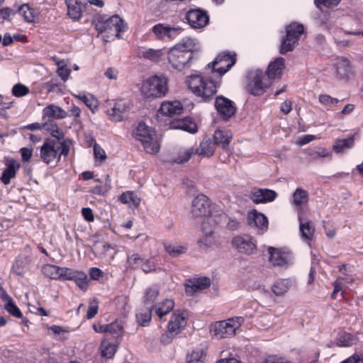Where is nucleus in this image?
Returning a JSON list of instances; mask_svg holds the SVG:
<instances>
[{
  "mask_svg": "<svg viewBox=\"0 0 363 363\" xmlns=\"http://www.w3.org/2000/svg\"><path fill=\"white\" fill-rule=\"evenodd\" d=\"M152 311H154V308L151 306H146V308L144 310H142L141 311L138 312L136 314L138 322L141 325H145L147 323H148L152 317Z\"/></svg>",
  "mask_w": 363,
  "mask_h": 363,
  "instance_id": "44",
  "label": "nucleus"
},
{
  "mask_svg": "<svg viewBox=\"0 0 363 363\" xmlns=\"http://www.w3.org/2000/svg\"><path fill=\"white\" fill-rule=\"evenodd\" d=\"M342 0H314V4L317 8L322 9L325 8H331L338 5Z\"/></svg>",
  "mask_w": 363,
  "mask_h": 363,
  "instance_id": "57",
  "label": "nucleus"
},
{
  "mask_svg": "<svg viewBox=\"0 0 363 363\" xmlns=\"http://www.w3.org/2000/svg\"><path fill=\"white\" fill-rule=\"evenodd\" d=\"M133 137L139 141L146 153L157 154L160 149L156 132L143 122H140L133 130Z\"/></svg>",
  "mask_w": 363,
  "mask_h": 363,
  "instance_id": "3",
  "label": "nucleus"
},
{
  "mask_svg": "<svg viewBox=\"0 0 363 363\" xmlns=\"http://www.w3.org/2000/svg\"><path fill=\"white\" fill-rule=\"evenodd\" d=\"M165 250L172 257H177L186 252V248L181 245H167Z\"/></svg>",
  "mask_w": 363,
  "mask_h": 363,
  "instance_id": "58",
  "label": "nucleus"
},
{
  "mask_svg": "<svg viewBox=\"0 0 363 363\" xmlns=\"http://www.w3.org/2000/svg\"><path fill=\"white\" fill-rule=\"evenodd\" d=\"M73 281L76 283L79 289L83 291L87 289L89 285V279L86 273L82 271H77L74 277Z\"/></svg>",
  "mask_w": 363,
  "mask_h": 363,
  "instance_id": "49",
  "label": "nucleus"
},
{
  "mask_svg": "<svg viewBox=\"0 0 363 363\" xmlns=\"http://www.w3.org/2000/svg\"><path fill=\"white\" fill-rule=\"evenodd\" d=\"M60 267L54 264H45L42 268L43 274L52 279H59Z\"/></svg>",
  "mask_w": 363,
  "mask_h": 363,
  "instance_id": "43",
  "label": "nucleus"
},
{
  "mask_svg": "<svg viewBox=\"0 0 363 363\" xmlns=\"http://www.w3.org/2000/svg\"><path fill=\"white\" fill-rule=\"evenodd\" d=\"M308 202V194L307 191L297 188L293 194L292 203L298 209H301Z\"/></svg>",
  "mask_w": 363,
  "mask_h": 363,
  "instance_id": "34",
  "label": "nucleus"
},
{
  "mask_svg": "<svg viewBox=\"0 0 363 363\" xmlns=\"http://www.w3.org/2000/svg\"><path fill=\"white\" fill-rule=\"evenodd\" d=\"M151 30L157 40H166L167 39H174L181 33L182 29L181 28L171 27L162 23H157L152 28Z\"/></svg>",
  "mask_w": 363,
  "mask_h": 363,
  "instance_id": "12",
  "label": "nucleus"
},
{
  "mask_svg": "<svg viewBox=\"0 0 363 363\" xmlns=\"http://www.w3.org/2000/svg\"><path fill=\"white\" fill-rule=\"evenodd\" d=\"M291 287V281L289 279H281L277 280L272 286V293L277 296L285 294Z\"/></svg>",
  "mask_w": 363,
  "mask_h": 363,
  "instance_id": "38",
  "label": "nucleus"
},
{
  "mask_svg": "<svg viewBox=\"0 0 363 363\" xmlns=\"http://www.w3.org/2000/svg\"><path fill=\"white\" fill-rule=\"evenodd\" d=\"M56 141L57 142L58 147L57 152L60 150L58 160H60L62 155L64 157H67L69 152L71 142L68 140H64L62 141Z\"/></svg>",
  "mask_w": 363,
  "mask_h": 363,
  "instance_id": "54",
  "label": "nucleus"
},
{
  "mask_svg": "<svg viewBox=\"0 0 363 363\" xmlns=\"http://www.w3.org/2000/svg\"><path fill=\"white\" fill-rule=\"evenodd\" d=\"M299 228L302 238L306 240H311L315 233V227L310 221L303 222L301 217L298 218Z\"/></svg>",
  "mask_w": 363,
  "mask_h": 363,
  "instance_id": "40",
  "label": "nucleus"
},
{
  "mask_svg": "<svg viewBox=\"0 0 363 363\" xmlns=\"http://www.w3.org/2000/svg\"><path fill=\"white\" fill-rule=\"evenodd\" d=\"M216 150V145L209 138H204L199 146L194 149L195 154L203 157H211Z\"/></svg>",
  "mask_w": 363,
  "mask_h": 363,
  "instance_id": "27",
  "label": "nucleus"
},
{
  "mask_svg": "<svg viewBox=\"0 0 363 363\" xmlns=\"http://www.w3.org/2000/svg\"><path fill=\"white\" fill-rule=\"evenodd\" d=\"M353 143V138H348L346 139L339 140L336 141L335 144L333 145V149L337 153L342 152L345 150L352 147Z\"/></svg>",
  "mask_w": 363,
  "mask_h": 363,
  "instance_id": "51",
  "label": "nucleus"
},
{
  "mask_svg": "<svg viewBox=\"0 0 363 363\" xmlns=\"http://www.w3.org/2000/svg\"><path fill=\"white\" fill-rule=\"evenodd\" d=\"M96 236H93L90 239L92 242V252L96 257H101L110 250L111 245L107 242L96 240Z\"/></svg>",
  "mask_w": 363,
  "mask_h": 363,
  "instance_id": "35",
  "label": "nucleus"
},
{
  "mask_svg": "<svg viewBox=\"0 0 363 363\" xmlns=\"http://www.w3.org/2000/svg\"><path fill=\"white\" fill-rule=\"evenodd\" d=\"M319 102L328 107V109L332 108L333 106L337 105L340 101L336 98H333L328 94H322L318 96Z\"/></svg>",
  "mask_w": 363,
  "mask_h": 363,
  "instance_id": "53",
  "label": "nucleus"
},
{
  "mask_svg": "<svg viewBox=\"0 0 363 363\" xmlns=\"http://www.w3.org/2000/svg\"><path fill=\"white\" fill-rule=\"evenodd\" d=\"M277 197V193L269 189H258L252 192L251 199L255 203L272 202Z\"/></svg>",
  "mask_w": 363,
  "mask_h": 363,
  "instance_id": "21",
  "label": "nucleus"
},
{
  "mask_svg": "<svg viewBox=\"0 0 363 363\" xmlns=\"http://www.w3.org/2000/svg\"><path fill=\"white\" fill-rule=\"evenodd\" d=\"M248 91L254 96L263 94L271 85V82L261 70L252 71L249 73Z\"/></svg>",
  "mask_w": 363,
  "mask_h": 363,
  "instance_id": "10",
  "label": "nucleus"
},
{
  "mask_svg": "<svg viewBox=\"0 0 363 363\" xmlns=\"http://www.w3.org/2000/svg\"><path fill=\"white\" fill-rule=\"evenodd\" d=\"M160 293V289L157 286H152L148 287L144 294L143 302L145 306H155L157 296Z\"/></svg>",
  "mask_w": 363,
  "mask_h": 363,
  "instance_id": "39",
  "label": "nucleus"
},
{
  "mask_svg": "<svg viewBox=\"0 0 363 363\" xmlns=\"http://www.w3.org/2000/svg\"><path fill=\"white\" fill-rule=\"evenodd\" d=\"M16 11L9 7H4L0 9V18L3 21H10L11 17L14 16Z\"/></svg>",
  "mask_w": 363,
  "mask_h": 363,
  "instance_id": "63",
  "label": "nucleus"
},
{
  "mask_svg": "<svg viewBox=\"0 0 363 363\" xmlns=\"http://www.w3.org/2000/svg\"><path fill=\"white\" fill-rule=\"evenodd\" d=\"M1 298L4 301H5V309L13 316L21 318L23 317V314L18 307L14 303L12 298L6 293V291H3V293L1 294Z\"/></svg>",
  "mask_w": 363,
  "mask_h": 363,
  "instance_id": "30",
  "label": "nucleus"
},
{
  "mask_svg": "<svg viewBox=\"0 0 363 363\" xmlns=\"http://www.w3.org/2000/svg\"><path fill=\"white\" fill-rule=\"evenodd\" d=\"M185 82L193 94L204 101L211 99L220 84V81L213 74H191L186 77Z\"/></svg>",
  "mask_w": 363,
  "mask_h": 363,
  "instance_id": "2",
  "label": "nucleus"
},
{
  "mask_svg": "<svg viewBox=\"0 0 363 363\" xmlns=\"http://www.w3.org/2000/svg\"><path fill=\"white\" fill-rule=\"evenodd\" d=\"M211 285V279L203 277L189 279L186 285L185 291L188 296H194L199 291L205 289Z\"/></svg>",
  "mask_w": 363,
  "mask_h": 363,
  "instance_id": "20",
  "label": "nucleus"
},
{
  "mask_svg": "<svg viewBox=\"0 0 363 363\" xmlns=\"http://www.w3.org/2000/svg\"><path fill=\"white\" fill-rule=\"evenodd\" d=\"M248 223L254 225L262 231V233L268 229L267 218L261 213L256 211L251 212L248 216Z\"/></svg>",
  "mask_w": 363,
  "mask_h": 363,
  "instance_id": "25",
  "label": "nucleus"
},
{
  "mask_svg": "<svg viewBox=\"0 0 363 363\" xmlns=\"http://www.w3.org/2000/svg\"><path fill=\"white\" fill-rule=\"evenodd\" d=\"M269 261L274 267L287 269L294 262V253L287 248L268 247Z\"/></svg>",
  "mask_w": 363,
  "mask_h": 363,
  "instance_id": "6",
  "label": "nucleus"
},
{
  "mask_svg": "<svg viewBox=\"0 0 363 363\" xmlns=\"http://www.w3.org/2000/svg\"><path fill=\"white\" fill-rule=\"evenodd\" d=\"M140 269L145 273H150L157 271V265L152 260L144 259Z\"/></svg>",
  "mask_w": 363,
  "mask_h": 363,
  "instance_id": "60",
  "label": "nucleus"
},
{
  "mask_svg": "<svg viewBox=\"0 0 363 363\" xmlns=\"http://www.w3.org/2000/svg\"><path fill=\"white\" fill-rule=\"evenodd\" d=\"M68 16L74 21H78L82 17V2L79 0H67Z\"/></svg>",
  "mask_w": 363,
  "mask_h": 363,
  "instance_id": "32",
  "label": "nucleus"
},
{
  "mask_svg": "<svg viewBox=\"0 0 363 363\" xmlns=\"http://www.w3.org/2000/svg\"><path fill=\"white\" fill-rule=\"evenodd\" d=\"M77 271L70 268L61 267L60 271V280H73Z\"/></svg>",
  "mask_w": 363,
  "mask_h": 363,
  "instance_id": "56",
  "label": "nucleus"
},
{
  "mask_svg": "<svg viewBox=\"0 0 363 363\" xmlns=\"http://www.w3.org/2000/svg\"><path fill=\"white\" fill-rule=\"evenodd\" d=\"M30 262V259L28 256L20 255L16 259L12 269L17 275H23Z\"/></svg>",
  "mask_w": 363,
  "mask_h": 363,
  "instance_id": "37",
  "label": "nucleus"
},
{
  "mask_svg": "<svg viewBox=\"0 0 363 363\" xmlns=\"http://www.w3.org/2000/svg\"><path fill=\"white\" fill-rule=\"evenodd\" d=\"M142 55L144 58L151 61L158 62L164 55V52L162 49L154 50L148 48L143 52Z\"/></svg>",
  "mask_w": 363,
  "mask_h": 363,
  "instance_id": "47",
  "label": "nucleus"
},
{
  "mask_svg": "<svg viewBox=\"0 0 363 363\" xmlns=\"http://www.w3.org/2000/svg\"><path fill=\"white\" fill-rule=\"evenodd\" d=\"M6 166L0 178L1 182L7 185L10 184L11 179L16 177L17 171L20 169L21 164L16 160H7L5 162Z\"/></svg>",
  "mask_w": 363,
  "mask_h": 363,
  "instance_id": "23",
  "label": "nucleus"
},
{
  "mask_svg": "<svg viewBox=\"0 0 363 363\" xmlns=\"http://www.w3.org/2000/svg\"><path fill=\"white\" fill-rule=\"evenodd\" d=\"M16 13L21 15L27 23H35L38 20L40 13L38 9L30 6L28 4L20 6Z\"/></svg>",
  "mask_w": 363,
  "mask_h": 363,
  "instance_id": "26",
  "label": "nucleus"
},
{
  "mask_svg": "<svg viewBox=\"0 0 363 363\" xmlns=\"http://www.w3.org/2000/svg\"><path fill=\"white\" fill-rule=\"evenodd\" d=\"M128 109V104L124 100H120L113 103V106L106 111L110 120L114 122L123 121Z\"/></svg>",
  "mask_w": 363,
  "mask_h": 363,
  "instance_id": "19",
  "label": "nucleus"
},
{
  "mask_svg": "<svg viewBox=\"0 0 363 363\" xmlns=\"http://www.w3.org/2000/svg\"><path fill=\"white\" fill-rule=\"evenodd\" d=\"M174 306V303L172 299H164L161 303L152 306L154 308L155 314L162 319L165 315L169 313Z\"/></svg>",
  "mask_w": 363,
  "mask_h": 363,
  "instance_id": "31",
  "label": "nucleus"
},
{
  "mask_svg": "<svg viewBox=\"0 0 363 363\" xmlns=\"http://www.w3.org/2000/svg\"><path fill=\"white\" fill-rule=\"evenodd\" d=\"M186 18L191 27L195 29L203 28L209 21L206 12L200 9L189 10L186 14Z\"/></svg>",
  "mask_w": 363,
  "mask_h": 363,
  "instance_id": "13",
  "label": "nucleus"
},
{
  "mask_svg": "<svg viewBox=\"0 0 363 363\" xmlns=\"http://www.w3.org/2000/svg\"><path fill=\"white\" fill-rule=\"evenodd\" d=\"M192 57L191 53L185 52L176 46L172 48L168 52L169 63L173 68L178 70L184 69Z\"/></svg>",
  "mask_w": 363,
  "mask_h": 363,
  "instance_id": "11",
  "label": "nucleus"
},
{
  "mask_svg": "<svg viewBox=\"0 0 363 363\" xmlns=\"http://www.w3.org/2000/svg\"><path fill=\"white\" fill-rule=\"evenodd\" d=\"M98 303H99L96 299H94L90 302L86 313L87 319H91L97 314L99 310Z\"/></svg>",
  "mask_w": 363,
  "mask_h": 363,
  "instance_id": "61",
  "label": "nucleus"
},
{
  "mask_svg": "<svg viewBox=\"0 0 363 363\" xmlns=\"http://www.w3.org/2000/svg\"><path fill=\"white\" fill-rule=\"evenodd\" d=\"M233 133L230 130L226 129H218L213 135V143L216 145H221L223 149H226L232 139Z\"/></svg>",
  "mask_w": 363,
  "mask_h": 363,
  "instance_id": "28",
  "label": "nucleus"
},
{
  "mask_svg": "<svg viewBox=\"0 0 363 363\" xmlns=\"http://www.w3.org/2000/svg\"><path fill=\"white\" fill-rule=\"evenodd\" d=\"M177 48L180 50H183L185 52L193 53L194 52H197L200 49L199 42L194 38H186L182 40V41L177 45H175Z\"/></svg>",
  "mask_w": 363,
  "mask_h": 363,
  "instance_id": "33",
  "label": "nucleus"
},
{
  "mask_svg": "<svg viewBox=\"0 0 363 363\" xmlns=\"http://www.w3.org/2000/svg\"><path fill=\"white\" fill-rule=\"evenodd\" d=\"M73 96L82 100L91 110L97 107L96 101L91 94L86 95L84 93H79L78 94H73Z\"/></svg>",
  "mask_w": 363,
  "mask_h": 363,
  "instance_id": "52",
  "label": "nucleus"
},
{
  "mask_svg": "<svg viewBox=\"0 0 363 363\" xmlns=\"http://www.w3.org/2000/svg\"><path fill=\"white\" fill-rule=\"evenodd\" d=\"M204 356V350L197 348L186 356V363H203Z\"/></svg>",
  "mask_w": 363,
  "mask_h": 363,
  "instance_id": "45",
  "label": "nucleus"
},
{
  "mask_svg": "<svg viewBox=\"0 0 363 363\" xmlns=\"http://www.w3.org/2000/svg\"><path fill=\"white\" fill-rule=\"evenodd\" d=\"M29 93V89L21 83L15 84L12 88V94L16 97H22Z\"/></svg>",
  "mask_w": 363,
  "mask_h": 363,
  "instance_id": "55",
  "label": "nucleus"
},
{
  "mask_svg": "<svg viewBox=\"0 0 363 363\" xmlns=\"http://www.w3.org/2000/svg\"><path fill=\"white\" fill-rule=\"evenodd\" d=\"M94 154L95 159L101 162L106 158L105 151L98 144L94 145Z\"/></svg>",
  "mask_w": 363,
  "mask_h": 363,
  "instance_id": "64",
  "label": "nucleus"
},
{
  "mask_svg": "<svg viewBox=\"0 0 363 363\" xmlns=\"http://www.w3.org/2000/svg\"><path fill=\"white\" fill-rule=\"evenodd\" d=\"M286 38L283 40L280 48V53L281 54H285L294 50L304 31V28L301 24L293 23L286 28Z\"/></svg>",
  "mask_w": 363,
  "mask_h": 363,
  "instance_id": "9",
  "label": "nucleus"
},
{
  "mask_svg": "<svg viewBox=\"0 0 363 363\" xmlns=\"http://www.w3.org/2000/svg\"><path fill=\"white\" fill-rule=\"evenodd\" d=\"M144 259L138 254L128 255L127 257L128 269H136L141 267Z\"/></svg>",
  "mask_w": 363,
  "mask_h": 363,
  "instance_id": "50",
  "label": "nucleus"
},
{
  "mask_svg": "<svg viewBox=\"0 0 363 363\" xmlns=\"http://www.w3.org/2000/svg\"><path fill=\"white\" fill-rule=\"evenodd\" d=\"M106 32L108 33L110 35H104L103 38L106 42L109 41L108 39L106 38H109L110 36L119 38L120 32L124 31L125 29V23L123 20H122L118 16H113L111 18H106Z\"/></svg>",
  "mask_w": 363,
  "mask_h": 363,
  "instance_id": "17",
  "label": "nucleus"
},
{
  "mask_svg": "<svg viewBox=\"0 0 363 363\" xmlns=\"http://www.w3.org/2000/svg\"><path fill=\"white\" fill-rule=\"evenodd\" d=\"M235 55L223 53L207 65L206 69H211V74L215 75L220 81L222 76L235 63Z\"/></svg>",
  "mask_w": 363,
  "mask_h": 363,
  "instance_id": "7",
  "label": "nucleus"
},
{
  "mask_svg": "<svg viewBox=\"0 0 363 363\" xmlns=\"http://www.w3.org/2000/svg\"><path fill=\"white\" fill-rule=\"evenodd\" d=\"M191 213L195 218H204L201 225L203 237L200 242L206 246H211L215 243V232L213 229L215 218L211 215L210 201L205 195L199 194L194 199Z\"/></svg>",
  "mask_w": 363,
  "mask_h": 363,
  "instance_id": "1",
  "label": "nucleus"
},
{
  "mask_svg": "<svg viewBox=\"0 0 363 363\" xmlns=\"http://www.w3.org/2000/svg\"><path fill=\"white\" fill-rule=\"evenodd\" d=\"M168 91V79L163 74L150 77L142 83L140 93L148 99L165 96Z\"/></svg>",
  "mask_w": 363,
  "mask_h": 363,
  "instance_id": "4",
  "label": "nucleus"
},
{
  "mask_svg": "<svg viewBox=\"0 0 363 363\" xmlns=\"http://www.w3.org/2000/svg\"><path fill=\"white\" fill-rule=\"evenodd\" d=\"M122 330L123 327L118 323L115 322L106 325V333L118 336L121 335Z\"/></svg>",
  "mask_w": 363,
  "mask_h": 363,
  "instance_id": "59",
  "label": "nucleus"
},
{
  "mask_svg": "<svg viewBox=\"0 0 363 363\" xmlns=\"http://www.w3.org/2000/svg\"><path fill=\"white\" fill-rule=\"evenodd\" d=\"M215 106L223 120L229 119L236 111L233 102L222 96H218L216 99Z\"/></svg>",
  "mask_w": 363,
  "mask_h": 363,
  "instance_id": "18",
  "label": "nucleus"
},
{
  "mask_svg": "<svg viewBox=\"0 0 363 363\" xmlns=\"http://www.w3.org/2000/svg\"><path fill=\"white\" fill-rule=\"evenodd\" d=\"M284 59L279 57L269 63L265 73L269 82H272L274 79L281 78L284 68Z\"/></svg>",
  "mask_w": 363,
  "mask_h": 363,
  "instance_id": "22",
  "label": "nucleus"
},
{
  "mask_svg": "<svg viewBox=\"0 0 363 363\" xmlns=\"http://www.w3.org/2000/svg\"><path fill=\"white\" fill-rule=\"evenodd\" d=\"M183 106L180 101H164L162 103L160 112L163 116L173 117L183 112Z\"/></svg>",
  "mask_w": 363,
  "mask_h": 363,
  "instance_id": "24",
  "label": "nucleus"
},
{
  "mask_svg": "<svg viewBox=\"0 0 363 363\" xmlns=\"http://www.w3.org/2000/svg\"><path fill=\"white\" fill-rule=\"evenodd\" d=\"M193 155H195L193 147L182 149L178 152L177 156L173 160L176 163H183L187 162Z\"/></svg>",
  "mask_w": 363,
  "mask_h": 363,
  "instance_id": "46",
  "label": "nucleus"
},
{
  "mask_svg": "<svg viewBox=\"0 0 363 363\" xmlns=\"http://www.w3.org/2000/svg\"><path fill=\"white\" fill-rule=\"evenodd\" d=\"M243 323L244 318L241 316L218 321L211 325V333L213 337L218 339L228 338L235 334L236 330H238Z\"/></svg>",
  "mask_w": 363,
  "mask_h": 363,
  "instance_id": "5",
  "label": "nucleus"
},
{
  "mask_svg": "<svg viewBox=\"0 0 363 363\" xmlns=\"http://www.w3.org/2000/svg\"><path fill=\"white\" fill-rule=\"evenodd\" d=\"M57 142L48 139L40 148V157L47 164L52 162L57 156Z\"/></svg>",
  "mask_w": 363,
  "mask_h": 363,
  "instance_id": "16",
  "label": "nucleus"
},
{
  "mask_svg": "<svg viewBox=\"0 0 363 363\" xmlns=\"http://www.w3.org/2000/svg\"><path fill=\"white\" fill-rule=\"evenodd\" d=\"M94 24L95 26L96 29L99 33H104L106 32V18L105 17L99 16L97 17L94 21Z\"/></svg>",
  "mask_w": 363,
  "mask_h": 363,
  "instance_id": "62",
  "label": "nucleus"
},
{
  "mask_svg": "<svg viewBox=\"0 0 363 363\" xmlns=\"http://www.w3.org/2000/svg\"><path fill=\"white\" fill-rule=\"evenodd\" d=\"M171 128L174 129H181L189 133H195L197 130L196 123L189 118H184L174 121L171 124Z\"/></svg>",
  "mask_w": 363,
  "mask_h": 363,
  "instance_id": "36",
  "label": "nucleus"
},
{
  "mask_svg": "<svg viewBox=\"0 0 363 363\" xmlns=\"http://www.w3.org/2000/svg\"><path fill=\"white\" fill-rule=\"evenodd\" d=\"M356 342V338L347 333L338 334L335 345L338 347H350Z\"/></svg>",
  "mask_w": 363,
  "mask_h": 363,
  "instance_id": "41",
  "label": "nucleus"
},
{
  "mask_svg": "<svg viewBox=\"0 0 363 363\" xmlns=\"http://www.w3.org/2000/svg\"><path fill=\"white\" fill-rule=\"evenodd\" d=\"M43 119L53 118V119H62L67 116V113L60 106L51 104L43 110Z\"/></svg>",
  "mask_w": 363,
  "mask_h": 363,
  "instance_id": "29",
  "label": "nucleus"
},
{
  "mask_svg": "<svg viewBox=\"0 0 363 363\" xmlns=\"http://www.w3.org/2000/svg\"><path fill=\"white\" fill-rule=\"evenodd\" d=\"M336 77L340 80L347 81L351 79L354 72L350 62L347 58L337 59L334 64Z\"/></svg>",
  "mask_w": 363,
  "mask_h": 363,
  "instance_id": "14",
  "label": "nucleus"
},
{
  "mask_svg": "<svg viewBox=\"0 0 363 363\" xmlns=\"http://www.w3.org/2000/svg\"><path fill=\"white\" fill-rule=\"evenodd\" d=\"M104 357L111 358L116 352V345L107 341L102 342L100 347Z\"/></svg>",
  "mask_w": 363,
  "mask_h": 363,
  "instance_id": "48",
  "label": "nucleus"
},
{
  "mask_svg": "<svg viewBox=\"0 0 363 363\" xmlns=\"http://www.w3.org/2000/svg\"><path fill=\"white\" fill-rule=\"evenodd\" d=\"M231 245L234 250L241 255H252L257 252V240L247 234H241L233 237L231 240Z\"/></svg>",
  "mask_w": 363,
  "mask_h": 363,
  "instance_id": "8",
  "label": "nucleus"
},
{
  "mask_svg": "<svg viewBox=\"0 0 363 363\" xmlns=\"http://www.w3.org/2000/svg\"><path fill=\"white\" fill-rule=\"evenodd\" d=\"M186 325V313L185 311L174 312L168 323L167 333L172 337L179 334Z\"/></svg>",
  "mask_w": 363,
  "mask_h": 363,
  "instance_id": "15",
  "label": "nucleus"
},
{
  "mask_svg": "<svg viewBox=\"0 0 363 363\" xmlns=\"http://www.w3.org/2000/svg\"><path fill=\"white\" fill-rule=\"evenodd\" d=\"M120 201L123 203H127L134 207H138L140 203V199L131 191L123 193L120 196Z\"/></svg>",
  "mask_w": 363,
  "mask_h": 363,
  "instance_id": "42",
  "label": "nucleus"
}]
</instances>
